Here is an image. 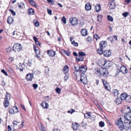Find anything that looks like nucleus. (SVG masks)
Instances as JSON below:
<instances>
[{"label": "nucleus", "instance_id": "f257e3e1", "mask_svg": "<svg viewBox=\"0 0 131 131\" xmlns=\"http://www.w3.org/2000/svg\"><path fill=\"white\" fill-rule=\"evenodd\" d=\"M115 123L118 127L121 130H123L124 129L127 128V125L128 124H130L129 123H123V120H122V118L121 117L119 119H118L117 121L115 122Z\"/></svg>", "mask_w": 131, "mask_h": 131}, {"label": "nucleus", "instance_id": "f03ea898", "mask_svg": "<svg viewBox=\"0 0 131 131\" xmlns=\"http://www.w3.org/2000/svg\"><path fill=\"white\" fill-rule=\"evenodd\" d=\"M130 108L129 107H127V109L129 110V111L125 114L124 117L125 120L129 121V124H131V111Z\"/></svg>", "mask_w": 131, "mask_h": 131}, {"label": "nucleus", "instance_id": "7ed1b4c3", "mask_svg": "<svg viewBox=\"0 0 131 131\" xmlns=\"http://www.w3.org/2000/svg\"><path fill=\"white\" fill-rule=\"evenodd\" d=\"M5 100L4 101L3 104L4 106L5 107H7L9 104V102L8 101L10 98V94L6 92V94L5 96Z\"/></svg>", "mask_w": 131, "mask_h": 131}, {"label": "nucleus", "instance_id": "20e7f679", "mask_svg": "<svg viewBox=\"0 0 131 131\" xmlns=\"http://www.w3.org/2000/svg\"><path fill=\"white\" fill-rule=\"evenodd\" d=\"M13 49L15 52L19 51L22 49V46L20 44L16 43L14 45L13 47Z\"/></svg>", "mask_w": 131, "mask_h": 131}, {"label": "nucleus", "instance_id": "39448f33", "mask_svg": "<svg viewBox=\"0 0 131 131\" xmlns=\"http://www.w3.org/2000/svg\"><path fill=\"white\" fill-rule=\"evenodd\" d=\"M78 20L75 17L71 18L70 19V22L72 26H74L77 25Z\"/></svg>", "mask_w": 131, "mask_h": 131}, {"label": "nucleus", "instance_id": "423d86ee", "mask_svg": "<svg viewBox=\"0 0 131 131\" xmlns=\"http://www.w3.org/2000/svg\"><path fill=\"white\" fill-rule=\"evenodd\" d=\"M80 81L84 84L86 83L87 82V79L85 75L82 73L81 75Z\"/></svg>", "mask_w": 131, "mask_h": 131}, {"label": "nucleus", "instance_id": "0eeeda50", "mask_svg": "<svg viewBox=\"0 0 131 131\" xmlns=\"http://www.w3.org/2000/svg\"><path fill=\"white\" fill-rule=\"evenodd\" d=\"M102 70L101 71L102 72L99 70H97L96 71L98 73L102 74L104 76L106 77L108 74V70L105 69H102Z\"/></svg>", "mask_w": 131, "mask_h": 131}, {"label": "nucleus", "instance_id": "6e6552de", "mask_svg": "<svg viewBox=\"0 0 131 131\" xmlns=\"http://www.w3.org/2000/svg\"><path fill=\"white\" fill-rule=\"evenodd\" d=\"M103 66L106 65L107 67H110L113 65V62L109 61H103Z\"/></svg>", "mask_w": 131, "mask_h": 131}, {"label": "nucleus", "instance_id": "1a4fd4ad", "mask_svg": "<svg viewBox=\"0 0 131 131\" xmlns=\"http://www.w3.org/2000/svg\"><path fill=\"white\" fill-rule=\"evenodd\" d=\"M18 112L17 107H13L9 111V113L11 114H14Z\"/></svg>", "mask_w": 131, "mask_h": 131}, {"label": "nucleus", "instance_id": "9d476101", "mask_svg": "<svg viewBox=\"0 0 131 131\" xmlns=\"http://www.w3.org/2000/svg\"><path fill=\"white\" fill-rule=\"evenodd\" d=\"M47 53L49 56L52 57L54 56L56 54L55 52L52 50H48Z\"/></svg>", "mask_w": 131, "mask_h": 131}, {"label": "nucleus", "instance_id": "9b49d317", "mask_svg": "<svg viewBox=\"0 0 131 131\" xmlns=\"http://www.w3.org/2000/svg\"><path fill=\"white\" fill-rule=\"evenodd\" d=\"M72 127L74 130H78L79 127V126L77 123H74L72 124Z\"/></svg>", "mask_w": 131, "mask_h": 131}, {"label": "nucleus", "instance_id": "f8f14e48", "mask_svg": "<svg viewBox=\"0 0 131 131\" xmlns=\"http://www.w3.org/2000/svg\"><path fill=\"white\" fill-rule=\"evenodd\" d=\"M104 56L107 57H110L111 55V52L110 50H105L104 52Z\"/></svg>", "mask_w": 131, "mask_h": 131}, {"label": "nucleus", "instance_id": "ddd939ff", "mask_svg": "<svg viewBox=\"0 0 131 131\" xmlns=\"http://www.w3.org/2000/svg\"><path fill=\"white\" fill-rule=\"evenodd\" d=\"M107 42L106 41H102L100 43V48H104L107 46Z\"/></svg>", "mask_w": 131, "mask_h": 131}, {"label": "nucleus", "instance_id": "4468645a", "mask_svg": "<svg viewBox=\"0 0 131 131\" xmlns=\"http://www.w3.org/2000/svg\"><path fill=\"white\" fill-rule=\"evenodd\" d=\"M34 77L33 75L32 74H27L26 75V79L27 81H31Z\"/></svg>", "mask_w": 131, "mask_h": 131}, {"label": "nucleus", "instance_id": "2eb2a0df", "mask_svg": "<svg viewBox=\"0 0 131 131\" xmlns=\"http://www.w3.org/2000/svg\"><path fill=\"white\" fill-rule=\"evenodd\" d=\"M79 71L80 72H83L82 73H84L86 71L87 68H85V67L83 66H79Z\"/></svg>", "mask_w": 131, "mask_h": 131}, {"label": "nucleus", "instance_id": "dca6fc26", "mask_svg": "<svg viewBox=\"0 0 131 131\" xmlns=\"http://www.w3.org/2000/svg\"><path fill=\"white\" fill-rule=\"evenodd\" d=\"M109 8L111 9H113L115 8V3L114 2L111 1L109 2Z\"/></svg>", "mask_w": 131, "mask_h": 131}, {"label": "nucleus", "instance_id": "f3484780", "mask_svg": "<svg viewBox=\"0 0 131 131\" xmlns=\"http://www.w3.org/2000/svg\"><path fill=\"white\" fill-rule=\"evenodd\" d=\"M88 30L85 29H82L81 30V33L83 36H87L88 35Z\"/></svg>", "mask_w": 131, "mask_h": 131}, {"label": "nucleus", "instance_id": "a211bd4d", "mask_svg": "<svg viewBox=\"0 0 131 131\" xmlns=\"http://www.w3.org/2000/svg\"><path fill=\"white\" fill-rule=\"evenodd\" d=\"M85 8L86 10H90L91 9V5L89 3H87L85 5Z\"/></svg>", "mask_w": 131, "mask_h": 131}, {"label": "nucleus", "instance_id": "6ab92c4d", "mask_svg": "<svg viewBox=\"0 0 131 131\" xmlns=\"http://www.w3.org/2000/svg\"><path fill=\"white\" fill-rule=\"evenodd\" d=\"M127 95L125 93H122L120 95L121 99L122 100H125Z\"/></svg>", "mask_w": 131, "mask_h": 131}, {"label": "nucleus", "instance_id": "aec40b11", "mask_svg": "<svg viewBox=\"0 0 131 131\" xmlns=\"http://www.w3.org/2000/svg\"><path fill=\"white\" fill-rule=\"evenodd\" d=\"M120 69L119 68L117 69L119 71L118 73L121 72L124 73L125 70H126V67L125 66H121L120 67Z\"/></svg>", "mask_w": 131, "mask_h": 131}, {"label": "nucleus", "instance_id": "412c9836", "mask_svg": "<svg viewBox=\"0 0 131 131\" xmlns=\"http://www.w3.org/2000/svg\"><path fill=\"white\" fill-rule=\"evenodd\" d=\"M69 67L68 65H66L63 67V71L64 73L66 74L68 71Z\"/></svg>", "mask_w": 131, "mask_h": 131}, {"label": "nucleus", "instance_id": "4be33fe9", "mask_svg": "<svg viewBox=\"0 0 131 131\" xmlns=\"http://www.w3.org/2000/svg\"><path fill=\"white\" fill-rule=\"evenodd\" d=\"M7 22L9 24H13V19L12 17L9 16L7 18Z\"/></svg>", "mask_w": 131, "mask_h": 131}, {"label": "nucleus", "instance_id": "5701e85b", "mask_svg": "<svg viewBox=\"0 0 131 131\" xmlns=\"http://www.w3.org/2000/svg\"><path fill=\"white\" fill-rule=\"evenodd\" d=\"M95 8V9L97 12H99L101 10V7L100 5L96 4Z\"/></svg>", "mask_w": 131, "mask_h": 131}, {"label": "nucleus", "instance_id": "b1692460", "mask_svg": "<svg viewBox=\"0 0 131 131\" xmlns=\"http://www.w3.org/2000/svg\"><path fill=\"white\" fill-rule=\"evenodd\" d=\"M84 58L81 56L78 55V56L76 58V61L78 62L82 61H83Z\"/></svg>", "mask_w": 131, "mask_h": 131}, {"label": "nucleus", "instance_id": "393cba45", "mask_svg": "<svg viewBox=\"0 0 131 131\" xmlns=\"http://www.w3.org/2000/svg\"><path fill=\"white\" fill-rule=\"evenodd\" d=\"M24 65L23 64L20 65L19 67L16 66V68L18 69H19L21 72L24 69Z\"/></svg>", "mask_w": 131, "mask_h": 131}, {"label": "nucleus", "instance_id": "a878e982", "mask_svg": "<svg viewBox=\"0 0 131 131\" xmlns=\"http://www.w3.org/2000/svg\"><path fill=\"white\" fill-rule=\"evenodd\" d=\"M28 2L31 5L34 6L35 7H37V5L33 0H28Z\"/></svg>", "mask_w": 131, "mask_h": 131}, {"label": "nucleus", "instance_id": "bb28decb", "mask_svg": "<svg viewBox=\"0 0 131 131\" xmlns=\"http://www.w3.org/2000/svg\"><path fill=\"white\" fill-rule=\"evenodd\" d=\"M28 13L29 15H33L34 13V10L32 8L28 9Z\"/></svg>", "mask_w": 131, "mask_h": 131}, {"label": "nucleus", "instance_id": "cd10ccee", "mask_svg": "<svg viewBox=\"0 0 131 131\" xmlns=\"http://www.w3.org/2000/svg\"><path fill=\"white\" fill-rule=\"evenodd\" d=\"M118 91L117 89H115L112 92L115 96H117L118 95Z\"/></svg>", "mask_w": 131, "mask_h": 131}, {"label": "nucleus", "instance_id": "c85d7f7f", "mask_svg": "<svg viewBox=\"0 0 131 131\" xmlns=\"http://www.w3.org/2000/svg\"><path fill=\"white\" fill-rule=\"evenodd\" d=\"M103 48H98L97 50V52L100 54H102L103 53Z\"/></svg>", "mask_w": 131, "mask_h": 131}, {"label": "nucleus", "instance_id": "c756f323", "mask_svg": "<svg viewBox=\"0 0 131 131\" xmlns=\"http://www.w3.org/2000/svg\"><path fill=\"white\" fill-rule=\"evenodd\" d=\"M34 23L35 26L36 27H38L39 25V22L38 20L34 19Z\"/></svg>", "mask_w": 131, "mask_h": 131}, {"label": "nucleus", "instance_id": "7c9ffc66", "mask_svg": "<svg viewBox=\"0 0 131 131\" xmlns=\"http://www.w3.org/2000/svg\"><path fill=\"white\" fill-rule=\"evenodd\" d=\"M122 100L118 98L115 100V102L116 104H121L122 102Z\"/></svg>", "mask_w": 131, "mask_h": 131}, {"label": "nucleus", "instance_id": "2f4dec72", "mask_svg": "<svg viewBox=\"0 0 131 131\" xmlns=\"http://www.w3.org/2000/svg\"><path fill=\"white\" fill-rule=\"evenodd\" d=\"M91 115L90 112H89L88 113H86L84 114V117L86 118H89Z\"/></svg>", "mask_w": 131, "mask_h": 131}, {"label": "nucleus", "instance_id": "473e14b6", "mask_svg": "<svg viewBox=\"0 0 131 131\" xmlns=\"http://www.w3.org/2000/svg\"><path fill=\"white\" fill-rule=\"evenodd\" d=\"M126 101L128 102H131V97L129 96H127L126 97V99L125 100Z\"/></svg>", "mask_w": 131, "mask_h": 131}, {"label": "nucleus", "instance_id": "72a5a7b5", "mask_svg": "<svg viewBox=\"0 0 131 131\" xmlns=\"http://www.w3.org/2000/svg\"><path fill=\"white\" fill-rule=\"evenodd\" d=\"M79 55L83 57L86 56V54L82 51H80L78 53Z\"/></svg>", "mask_w": 131, "mask_h": 131}, {"label": "nucleus", "instance_id": "f704fd0d", "mask_svg": "<svg viewBox=\"0 0 131 131\" xmlns=\"http://www.w3.org/2000/svg\"><path fill=\"white\" fill-rule=\"evenodd\" d=\"M102 16L101 15H97V21L100 22L102 19Z\"/></svg>", "mask_w": 131, "mask_h": 131}, {"label": "nucleus", "instance_id": "c9c22d12", "mask_svg": "<svg viewBox=\"0 0 131 131\" xmlns=\"http://www.w3.org/2000/svg\"><path fill=\"white\" fill-rule=\"evenodd\" d=\"M40 129L42 131H45L46 129L44 126L42 125L41 123L40 124Z\"/></svg>", "mask_w": 131, "mask_h": 131}, {"label": "nucleus", "instance_id": "e433bc0d", "mask_svg": "<svg viewBox=\"0 0 131 131\" xmlns=\"http://www.w3.org/2000/svg\"><path fill=\"white\" fill-rule=\"evenodd\" d=\"M99 124L100 126L101 127H103L105 125L104 122L102 121L99 122Z\"/></svg>", "mask_w": 131, "mask_h": 131}, {"label": "nucleus", "instance_id": "4c0bfd02", "mask_svg": "<svg viewBox=\"0 0 131 131\" xmlns=\"http://www.w3.org/2000/svg\"><path fill=\"white\" fill-rule=\"evenodd\" d=\"M61 21L64 24H66V19L64 16H63L62 18Z\"/></svg>", "mask_w": 131, "mask_h": 131}, {"label": "nucleus", "instance_id": "58836bf2", "mask_svg": "<svg viewBox=\"0 0 131 131\" xmlns=\"http://www.w3.org/2000/svg\"><path fill=\"white\" fill-rule=\"evenodd\" d=\"M34 49L36 53H38V54H40V51L37 50L36 47L34 46Z\"/></svg>", "mask_w": 131, "mask_h": 131}, {"label": "nucleus", "instance_id": "ea45409f", "mask_svg": "<svg viewBox=\"0 0 131 131\" xmlns=\"http://www.w3.org/2000/svg\"><path fill=\"white\" fill-rule=\"evenodd\" d=\"M93 37L94 38L96 39V40H97V38H100V37L99 36V35L97 34H95L94 35Z\"/></svg>", "mask_w": 131, "mask_h": 131}, {"label": "nucleus", "instance_id": "a19ab883", "mask_svg": "<svg viewBox=\"0 0 131 131\" xmlns=\"http://www.w3.org/2000/svg\"><path fill=\"white\" fill-rule=\"evenodd\" d=\"M107 18L108 20L111 21H112L113 20V17L110 15H108Z\"/></svg>", "mask_w": 131, "mask_h": 131}, {"label": "nucleus", "instance_id": "79ce46f5", "mask_svg": "<svg viewBox=\"0 0 131 131\" xmlns=\"http://www.w3.org/2000/svg\"><path fill=\"white\" fill-rule=\"evenodd\" d=\"M56 91L58 93H60L61 92V90L59 88H57L56 89Z\"/></svg>", "mask_w": 131, "mask_h": 131}, {"label": "nucleus", "instance_id": "37998d69", "mask_svg": "<svg viewBox=\"0 0 131 131\" xmlns=\"http://www.w3.org/2000/svg\"><path fill=\"white\" fill-rule=\"evenodd\" d=\"M72 45H73L75 46H78V43L75 42L74 41H73L71 43Z\"/></svg>", "mask_w": 131, "mask_h": 131}, {"label": "nucleus", "instance_id": "c03bdc74", "mask_svg": "<svg viewBox=\"0 0 131 131\" xmlns=\"http://www.w3.org/2000/svg\"><path fill=\"white\" fill-rule=\"evenodd\" d=\"M11 48L10 47H9L7 48L6 49V51L7 52H9L11 51Z\"/></svg>", "mask_w": 131, "mask_h": 131}, {"label": "nucleus", "instance_id": "a18cd8bd", "mask_svg": "<svg viewBox=\"0 0 131 131\" xmlns=\"http://www.w3.org/2000/svg\"><path fill=\"white\" fill-rule=\"evenodd\" d=\"M129 13L127 12L124 13L122 14V15L124 17H126L128 15Z\"/></svg>", "mask_w": 131, "mask_h": 131}, {"label": "nucleus", "instance_id": "49530a36", "mask_svg": "<svg viewBox=\"0 0 131 131\" xmlns=\"http://www.w3.org/2000/svg\"><path fill=\"white\" fill-rule=\"evenodd\" d=\"M69 77V75L68 74H67L64 77V80L65 81H66Z\"/></svg>", "mask_w": 131, "mask_h": 131}, {"label": "nucleus", "instance_id": "de8ad7c7", "mask_svg": "<svg viewBox=\"0 0 131 131\" xmlns=\"http://www.w3.org/2000/svg\"><path fill=\"white\" fill-rule=\"evenodd\" d=\"M32 86L34 89H36L38 87V85L36 84H33Z\"/></svg>", "mask_w": 131, "mask_h": 131}, {"label": "nucleus", "instance_id": "09e8293b", "mask_svg": "<svg viewBox=\"0 0 131 131\" xmlns=\"http://www.w3.org/2000/svg\"><path fill=\"white\" fill-rule=\"evenodd\" d=\"M1 72L4 74L6 76H8V74L6 72L5 70H2L1 71Z\"/></svg>", "mask_w": 131, "mask_h": 131}, {"label": "nucleus", "instance_id": "8fccbe9b", "mask_svg": "<svg viewBox=\"0 0 131 131\" xmlns=\"http://www.w3.org/2000/svg\"><path fill=\"white\" fill-rule=\"evenodd\" d=\"M9 10L10 12L12 13V15L13 16H15V12H14L13 10L10 9Z\"/></svg>", "mask_w": 131, "mask_h": 131}, {"label": "nucleus", "instance_id": "3c124183", "mask_svg": "<svg viewBox=\"0 0 131 131\" xmlns=\"http://www.w3.org/2000/svg\"><path fill=\"white\" fill-rule=\"evenodd\" d=\"M102 81L103 84L104 85H108V84L106 81L104 79H102Z\"/></svg>", "mask_w": 131, "mask_h": 131}, {"label": "nucleus", "instance_id": "603ef678", "mask_svg": "<svg viewBox=\"0 0 131 131\" xmlns=\"http://www.w3.org/2000/svg\"><path fill=\"white\" fill-rule=\"evenodd\" d=\"M62 52H63L67 56H69V54L64 50H62Z\"/></svg>", "mask_w": 131, "mask_h": 131}, {"label": "nucleus", "instance_id": "864d4df0", "mask_svg": "<svg viewBox=\"0 0 131 131\" xmlns=\"http://www.w3.org/2000/svg\"><path fill=\"white\" fill-rule=\"evenodd\" d=\"M47 12L48 13V14L49 15H51L52 14V11L51 10H50L49 9H47Z\"/></svg>", "mask_w": 131, "mask_h": 131}, {"label": "nucleus", "instance_id": "5fc2aeb1", "mask_svg": "<svg viewBox=\"0 0 131 131\" xmlns=\"http://www.w3.org/2000/svg\"><path fill=\"white\" fill-rule=\"evenodd\" d=\"M75 111V110H73L72 109L71 110V111L69 110L68 111V112L69 113H71V114H72Z\"/></svg>", "mask_w": 131, "mask_h": 131}, {"label": "nucleus", "instance_id": "6e6d98bb", "mask_svg": "<svg viewBox=\"0 0 131 131\" xmlns=\"http://www.w3.org/2000/svg\"><path fill=\"white\" fill-rule=\"evenodd\" d=\"M74 68L75 69V71H76L77 72H78L79 71V69H78L77 67L75 66H74Z\"/></svg>", "mask_w": 131, "mask_h": 131}, {"label": "nucleus", "instance_id": "4d7b16f0", "mask_svg": "<svg viewBox=\"0 0 131 131\" xmlns=\"http://www.w3.org/2000/svg\"><path fill=\"white\" fill-rule=\"evenodd\" d=\"M17 121H14L13 122V125L15 126H16L17 124Z\"/></svg>", "mask_w": 131, "mask_h": 131}, {"label": "nucleus", "instance_id": "13d9d810", "mask_svg": "<svg viewBox=\"0 0 131 131\" xmlns=\"http://www.w3.org/2000/svg\"><path fill=\"white\" fill-rule=\"evenodd\" d=\"M45 108H48L49 105L47 103H45Z\"/></svg>", "mask_w": 131, "mask_h": 131}, {"label": "nucleus", "instance_id": "bf43d9fd", "mask_svg": "<svg viewBox=\"0 0 131 131\" xmlns=\"http://www.w3.org/2000/svg\"><path fill=\"white\" fill-rule=\"evenodd\" d=\"M33 39L34 40V41L35 42L37 41V40L38 39L36 38V37L35 36H34L33 37Z\"/></svg>", "mask_w": 131, "mask_h": 131}, {"label": "nucleus", "instance_id": "052dcab7", "mask_svg": "<svg viewBox=\"0 0 131 131\" xmlns=\"http://www.w3.org/2000/svg\"><path fill=\"white\" fill-rule=\"evenodd\" d=\"M36 44L37 45H38L40 47V43L38 41H37L35 42Z\"/></svg>", "mask_w": 131, "mask_h": 131}, {"label": "nucleus", "instance_id": "680f3d73", "mask_svg": "<svg viewBox=\"0 0 131 131\" xmlns=\"http://www.w3.org/2000/svg\"><path fill=\"white\" fill-rule=\"evenodd\" d=\"M31 63V61L29 60H28V65L29 66H30Z\"/></svg>", "mask_w": 131, "mask_h": 131}, {"label": "nucleus", "instance_id": "e2e57ef3", "mask_svg": "<svg viewBox=\"0 0 131 131\" xmlns=\"http://www.w3.org/2000/svg\"><path fill=\"white\" fill-rule=\"evenodd\" d=\"M20 106L24 110L26 111V110H25V107L24 105H23L22 104H21L20 105Z\"/></svg>", "mask_w": 131, "mask_h": 131}, {"label": "nucleus", "instance_id": "0e129e2a", "mask_svg": "<svg viewBox=\"0 0 131 131\" xmlns=\"http://www.w3.org/2000/svg\"><path fill=\"white\" fill-rule=\"evenodd\" d=\"M5 84H6V83L4 81H3L2 82V84L3 86H5Z\"/></svg>", "mask_w": 131, "mask_h": 131}, {"label": "nucleus", "instance_id": "69168bd1", "mask_svg": "<svg viewBox=\"0 0 131 131\" xmlns=\"http://www.w3.org/2000/svg\"><path fill=\"white\" fill-rule=\"evenodd\" d=\"M8 130L9 131L11 130L12 129L11 128L10 126L9 125H8Z\"/></svg>", "mask_w": 131, "mask_h": 131}, {"label": "nucleus", "instance_id": "338daca9", "mask_svg": "<svg viewBox=\"0 0 131 131\" xmlns=\"http://www.w3.org/2000/svg\"><path fill=\"white\" fill-rule=\"evenodd\" d=\"M108 85H104V88L106 90H108V87L107 86Z\"/></svg>", "mask_w": 131, "mask_h": 131}, {"label": "nucleus", "instance_id": "774afa93", "mask_svg": "<svg viewBox=\"0 0 131 131\" xmlns=\"http://www.w3.org/2000/svg\"><path fill=\"white\" fill-rule=\"evenodd\" d=\"M125 1L127 3H129L131 2V0H125Z\"/></svg>", "mask_w": 131, "mask_h": 131}]
</instances>
